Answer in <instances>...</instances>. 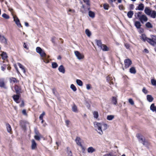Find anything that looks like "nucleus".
Instances as JSON below:
<instances>
[{
  "label": "nucleus",
  "instance_id": "30",
  "mask_svg": "<svg viewBox=\"0 0 156 156\" xmlns=\"http://www.w3.org/2000/svg\"><path fill=\"white\" fill-rule=\"evenodd\" d=\"M45 115V113L44 112H43L42 113L40 116V121L41 120V123H43L44 120L43 119V117Z\"/></svg>",
  "mask_w": 156,
  "mask_h": 156
},
{
  "label": "nucleus",
  "instance_id": "32",
  "mask_svg": "<svg viewBox=\"0 0 156 156\" xmlns=\"http://www.w3.org/2000/svg\"><path fill=\"white\" fill-rule=\"evenodd\" d=\"M117 99L115 97H113L112 100V102L115 105H116L117 103Z\"/></svg>",
  "mask_w": 156,
  "mask_h": 156
},
{
  "label": "nucleus",
  "instance_id": "64",
  "mask_svg": "<svg viewBox=\"0 0 156 156\" xmlns=\"http://www.w3.org/2000/svg\"><path fill=\"white\" fill-rule=\"evenodd\" d=\"M68 11L69 12H71L73 13L75 12V11L74 10L72 9H69Z\"/></svg>",
  "mask_w": 156,
  "mask_h": 156
},
{
  "label": "nucleus",
  "instance_id": "5",
  "mask_svg": "<svg viewBox=\"0 0 156 156\" xmlns=\"http://www.w3.org/2000/svg\"><path fill=\"white\" fill-rule=\"evenodd\" d=\"M106 80L109 83V86L112 87V85L114 84V82L115 81V78L114 77L111 76H108L107 77Z\"/></svg>",
  "mask_w": 156,
  "mask_h": 156
},
{
  "label": "nucleus",
  "instance_id": "18",
  "mask_svg": "<svg viewBox=\"0 0 156 156\" xmlns=\"http://www.w3.org/2000/svg\"><path fill=\"white\" fill-rule=\"evenodd\" d=\"M87 152L89 153H93L96 151V149L92 147H89L87 149Z\"/></svg>",
  "mask_w": 156,
  "mask_h": 156
},
{
  "label": "nucleus",
  "instance_id": "55",
  "mask_svg": "<svg viewBox=\"0 0 156 156\" xmlns=\"http://www.w3.org/2000/svg\"><path fill=\"white\" fill-rule=\"evenodd\" d=\"M22 114L25 115H27V114L26 112V110L25 109H23L22 111Z\"/></svg>",
  "mask_w": 156,
  "mask_h": 156
},
{
  "label": "nucleus",
  "instance_id": "38",
  "mask_svg": "<svg viewBox=\"0 0 156 156\" xmlns=\"http://www.w3.org/2000/svg\"><path fill=\"white\" fill-rule=\"evenodd\" d=\"M146 26L148 28H151L153 27L152 24L149 22H147L145 24Z\"/></svg>",
  "mask_w": 156,
  "mask_h": 156
},
{
  "label": "nucleus",
  "instance_id": "40",
  "mask_svg": "<svg viewBox=\"0 0 156 156\" xmlns=\"http://www.w3.org/2000/svg\"><path fill=\"white\" fill-rule=\"evenodd\" d=\"M85 33L87 34V35L88 37L90 36L91 34V32L89 31V30L88 29H87L86 30Z\"/></svg>",
  "mask_w": 156,
  "mask_h": 156
},
{
  "label": "nucleus",
  "instance_id": "31",
  "mask_svg": "<svg viewBox=\"0 0 156 156\" xmlns=\"http://www.w3.org/2000/svg\"><path fill=\"white\" fill-rule=\"evenodd\" d=\"M144 8V5L143 4L141 3L139 5L137 9L140 10H143Z\"/></svg>",
  "mask_w": 156,
  "mask_h": 156
},
{
  "label": "nucleus",
  "instance_id": "59",
  "mask_svg": "<svg viewBox=\"0 0 156 156\" xmlns=\"http://www.w3.org/2000/svg\"><path fill=\"white\" fill-rule=\"evenodd\" d=\"M86 88L87 90H90L91 88V86L89 84H87L86 85Z\"/></svg>",
  "mask_w": 156,
  "mask_h": 156
},
{
  "label": "nucleus",
  "instance_id": "29",
  "mask_svg": "<svg viewBox=\"0 0 156 156\" xmlns=\"http://www.w3.org/2000/svg\"><path fill=\"white\" fill-rule=\"evenodd\" d=\"M129 72L133 74H135L136 72L135 69L133 67H132L130 69Z\"/></svg>",
  "mask_w": 156,
  "mask_h": 156
},
{
  "label": "nucleus",
  "instance_id": "28",
  "mask_svg": "<svg viewBox=\"0 0 156 156\" xmlns=\"http://www.w3.org/2000/svg\"><path fill=\"white\" fill-rule=\"evenodd\" d=\"M72 110L76 113L78 112L77 107L75 104L73 105L72 107Z\"/></svg>",
  "mask_w": 156,
  "mask_h": 156
},
{
  "label": "nucleus",
  "instance_id": "27",
  "mask_svg": "<svg viewBox=\"0 0 156 156\" xmlns=\"http://www.w3.org/2000/svg\"><path fill=\"white\" fill-rule=\"evenodd\" d=\"M150 16L153 18H155L156 16V12L155 11H152L150 15Z\"/></svg>",
  "mask_w": 156,
  "mask_h": 156
},
{
  "label": "nucleus",
  "instance_id": "33",
  "mask_svg": "<svg viewBox=\"0 0 156 156\" xmlns=\"http://www.w3.org/2000/svg\"><path fill=\"white\" fill-rule=\"evenodd\" d=\"M133 14V11H130L128 12L127 15L128 17L130 18L132 17Z\"/></svg>",
  "mask_w": 156,
  "mask_h": 156
},
{
  "label": "nucleus",
  "instance_id": "56",
  "mask_svg": "<svg viewBox=\"0 0 156 156\" xmlns=\"http://www.w3.org/2000/svg\"><path fill=\"white\" fill-rule=\"evenodd\" d=\"M138 29H139L138 31L140 33H142L144 32L143 29L142 28H141V27H140V28Z\"/></svg>",
  "mask_w": 156,
  "mask_h": 156
},
{
  "label": "nucleus",
  "instance_id": "2",
  "mask_svg": "<svg viewBox=\"0 0 156 156\" xmlns=\"http://www.w3.org/2000/svg\"><path fill=\"white\" fill-rule=\"evenodd\" d=\"M142 12H140L135 14L136 18L139 20L140 22L144 23L148 20V18L144 14H142Z\"/></svg>",
  "mask_w": 156,
  "mask_h": 156
},
{
  "label": "nucleus",
  "instance_id": "63",
  "mask_svg": "<svg viewBox=\"0 0 156 156\" xmlns=\"http://www.w3.org/2000/svg\"><path fill=\"white\" fill-rule=\"evenodd\" d=\"M34 138L36 140H39V136L35 135L34 136Z\"/></svg>",
  "mask_w": 156,
  "mask_h": 156
},
{
  "label": "nucleus",
  "instance_id": "44",
  "mask_svg": "<svg viewBox=\"0 0 156 156\" xmlns=\"http://www.w3.org/2000/svg\"><path fill=\"white\" fill-rule=\"evenodd\" d=\"M151 84L154 86H155L156 87V80L154 79H152L151 80Z\"/></svg>",
  "mask_w": 156,
  "mask_h": 156
},
{
  "label": "nucleus",
  "instance_id": "3",
  "mask_svg": "<svg viewBox=\"0 0 156 156\" xmlns=\"http://www.w3.org/2000/svg\"><path fill=\"white\" fill-rule=\"evenodd\" d=\"M40 55L41 59L43 61L46 63H48L49 62L48 58L49 56H47L44 51L40 48Z\"/></svg>",
  "mask_w": 156,
  "mask_h": 156
},
{
  "label": "nucleus",
  "instance_id": "21",
  "mask_svg": "<svg viewBox=\"0 0 156 156\" xmlns=\"http://www.w3.org/2000/svg\"><path fill=\"white\" fill-rule=\"evenodd\" d=\"M58 70L60 72L63 73H65V69L62 65H61L59 67Z\"/></svg>",
  "mask_w": 156,
  "mask_h": 156
},
{
  "label": "nucleus",
  "instance_id": "15",
  "mask_svg": "<svg viewBox=\"0 0 156 156\" xmlns=\"http://www.w3.org/2000/svg\"><path fill=\"white\" fill-rule=\"evenodd\" d=\"M10 83L13 82L14 83H17L19 82V80L15 77H11L9 78Z\"/></svg>",
  "mask_w": 156,
  "mask_h": 156
},
{
  "label": "nucleus",
  "instance_id": "62",
  "mask_svg": "<svg viewBox=\"0 0 156 156\" xmlns=\"http://www.w3.org/2000/svg\"><path fill=\"white\" fill-rule=\"evenodd\" d=\"M56 38L55 37H53L51 39V41L52 43H55V39Z\"/></svg>",
  "mask_w": 156,
  "mask_h": 156
},
{
  "label": "nucleus",
  "instance_id": "10",
  "mask_svg": "<svg viewBox=\"0 0 156 156\" xmlns=\"http://www.w3.org/2000/svg\"><path fill=\"white\" fill-rule=\"evenodd\" d=\"M75 141L76 142V144L80 147L81 149L83 150H84V148L83 146L82 145L81 143V139L79 137H77L76 138V139L75 140Z\"/></svg>",
  "mask_w": 156,
  "mask_h": 156
},
{
  "label": "nucleus",
  "instance_id": "14",
  "mask_svg": "<svg viewBox=\"0 0 156 156\" xmlns=\"http://www.w3.org/2000/svg\"><path fill=\"white\" fill-rule=\"evenodd\" d=\"M37 147V144L34 140L33 139L31 140V148L32 150H35Z\"/></svg>",
  "mask_w": 156,
  "mask_h": 156
},
{
  "label": "nucleus",
  "instance_id": "37",
  "mask_svg": "<svg viewBox=\"0 0 156 156\" xmlns=\"http://www.w3.org/2000/svg\"><path fill=\"white\" fill-rule=\"evenodd\" d=\"M89 15L90 17L94 18V17L95 14L93 12L89 11Z\"/></svg>",
  "mask_w": 156,
  "mask_h": 156
},
{
  "label": "nucleus",
  "instance_id": "17",
  "mask_svg": "<svg viewBox=\"0 0 156 156\" xmlns=\"http://www.w3.org/2000/svg\"><path fill=\"white\" fill-rule=\"evenodd\" d=\"M6 129L7 131L10 133L12 134V131L11 126L8 123H6Z\"/></svg>",
  "mask_w": 156,
  "mask_h": 156
},
{
  "label": "nucleus",
  "instance_id": "22",
  "mask_svg": "<svg viewBox=\"0 0 156 156\" xmlns=\"http://www.w3.org/2000/svg\"><path fill=\"white\" fill-rule=\"evenodd\" d=\"M151 11V10L147 7L144 10L145 13L148 16L150 15Z\"/></svg>",
  "mask_w": 156,
  "mask_h": 156
},
{
  "label": "nucleus",
  "instance_id": "54",
  "mask_svg": "<svg viewBox=\"0 0 156 156\" xmlns=\"http://www.w3.org/2000/svg\"><path fill=\"white\" fill-rule=\"evenodd\" d=\"M16 24L17 25V26L19 27H22V26L21 24L20 23V20H19V22H17V23H16Z\"/></svg>",
  "mask_w": 156,
  "mask_h": 156
},
{
  "label": "nucleus",
  "instance_id": "26",
  "mask_svg": "<svg viewBox=\"0 0 156 156\" xmlns=\"http://www.w3.org/2000/svg\"><path fill=\"white\" fill-rule=\"evenodd\" d=\"M147 100L149 102H152L154 99L150 95H147Z\"/></svg>",
  "mask_w": 156,
  "mask_h": 156
},
{
  "label": "nucleus",
  "instance_id": "61",
  "mask_svg": "<svg viewBox=\"0 0 156 156\" xmlns=\"http://www.w3.org/2000/svg\"><path fill=\"white\" fill-rule=\"evenodd\" d=\"M70 122L68 120H66L65 121V123L67 126H68Z\"/></svg>",
  "mask_w": 156,
  "mask_h": 156
},
{
  "label": "nucleus",
  "instance_id": "13",
  "mask_svg": "<svg viewBox=\"0 0 156 156\" xmlns=\"http://www.w3.org/2000/svg\"><path fill=\"white\" fill-rule=\"evenodd\" d=\"M26 122L24 120H21L20 121V125L24 129H26Z\"/></svg>",
  "mask_w": 156,
  "mask_h": 156
},
{
  "label": "nucleus",
  "instance_id": "39",
  "mask_svg": "<svg viewBox=\"0 0 156 156\" xmlns=\"http://www.w3.org/2000/svg\"><path fill=\"white\" fill-rule=\"evenodd\" d=\"M70 87L74 91H76L77 90L76 87L73 84L71 85Z\"/></svg>",
  "mask_w": 156,
  "mask_h": 156
},
{
  "label": "nucleus",
  "instance_id": "50",
  "mask_svg": "<svg viewBox=\"0 0 156 156\" xmlns=\"http://www.w3.org/2000/svg\"><path fill=\"white\" fill-rule=\"evenodd\" d=\"M14 67L15 68V69H16V71L17 73L18 74H20V72L19 71L18 69V67H17V66L16 65V64H14Z\"/></svg>",
  "mask_w": 156,
  "mask_h": 156
},
{
  "label": "nucleus",
  "instance_id": "7",
  "mask_svg": "<svg viewBox=\"0 0 156 156\" xmlns=\"http://www.w3.org/2000/svg\"><path fill=\"white\" fill-rule=\"evenodd\" d=\"M20 96V94H17L14 95L12 96V98L14 101L17 103H19L20 102L19 99Z\"/></svg>",
  "mask_w": 156,
  "mask_h": 156
},
{
  "label": "nucleus",
  "instance_id": "52",
  "mask_svg": "<svg viewBox=\"0 0 156 156\" xmlns=\"http://www.w3.org/2000/svg\"><path fill=\"white\" fill-rule=\"evenodd\" d=\"M25 104L23 100H22L21 101V104L20 105V107H23L24 106Z\"/></svg>",
  "mask_w": 156,
  "mask_h": 156
},
{
  "label": "nucleus",
  "instance_id": "43",
  "mask_svg": "<svg viewBox=\"0 0 156 156\" xmlns=\"http://www.w3.org/2000/svg\"><path fill=\"white\" fill-rule=\"evenodd\" d=\"M103 156H117L112 153H107L103 155Z\"/></svg>",
  "mask_w": 156,
  "mask_h": 156
},
{
  "label": "nucleus",
  "instance_id": "53",
  "mask_svg": "<svg viewBox=\"0 0 156 156\" xmlns=\"http://www.w3.org/2000/svg\"><path fill=\"white\" fill-rule=\"evenodd\" d=\"M138 137H139V139L140 140H141L143 141V144L144 145L145 144V142H144V141H143V136H142L141 135L140 136L139 135H138Z\"/></svg>",
  "mask_w": 156,
  "mask_h": 156
},
{
  "label": "nucleus",
  "instance_id": "4",
  "mask_svg": "<svg viewBox=\"0 0 156 156\" xmlns=\"http://www.w3.org/2000/svg\"><path fill=\"white\" fill-rule=\"evenodd\" d=\"M148 39V43L151 45L155 46L156 45V36L153 35H151V38Z\"/></svg>",
  "mask_w": 156,
  "mask_h": 156
},
{
  "label": "nucleus",
  "instance_id": "58",
  "mask_svg": "<svg viewBox=\"0 0 156 156\" xmlns=\"http://www.w3.org/2000/svg\"><path fill=\"white\" fill-rule=\"evenodd\" d=\"M23 47L26 48L27 50H28L29 49L28 47H27V45L26 44V43H24L23 44Z\"/></svg>",
  "mask_w": 156,
  "mask_h": 156
},
{
  "label": "nucleus",
  "instance_id": "24",
  "mask_svg": "<svg viewBox=\"0 0 156 156\" xmlns=\"http://www.w3.org/2000/svg\"><path fill=\"white\" fill-rule=\"evenodd\" d=\"M150 110L153 112L156 113V106H154V104H152L150 106Z\"/></svg>",
  "mask_w": 156,
  "mask_h": 156
},
{
  "label": "nucleus",
  "instance_id": "23",
  "mask_svg": "<svg viewBox=\"0 0 156 156\" xmlns=\"http://www.w3.org/2000/svg\"><path fill=\"white\" fill-rule=\"evenodd\" d=\"M100 48L103 51H108L109 48L106 45L103 44Z\"/></svg>",
  "mask_w": 156,
  "mask_h": 156
},
{
  "label": "nucleus",
  "instance_id": "9",
  "mask_svg": "<svg viewBox=\"0 0 156 156\" xmlns=\"http://www.w3.org/2000/svg\"><path fill=\"white\" fill-rule=\"evenodd\" d=\"M1 56L2 59L3 60V63L5 62V61L7 62H8V60L7 59L8 56H7V54L5 52L2 51V53L1 55Z\"/></svg>",
  "mask_w": 156,
  "mask_h": 156
},
{
  "label": "nucleus",
  "instance_id": "36",
  "mask_svg": "<svg viewBox=\"0 0 156 156\" xmlns=\"http://www.w3.org/2000/svg\"><path fill=\"white\" fill-rule=\"evenodd\" d=\"M114 118V116L113 115H108L107 116V119L108 120H112Z\"/></svg>",
  "mask_w": 156,
  "mask_h": 156
},
{
  "label": "nucleus",
  "instance_id": "34",
  "mask_svg": "<svg viewBox=\"0 0 156 156\" xmlns=\"http://www.w3.org/2000/svg\"><path fill=\"white\" fill-rule=\"evenodd\" d=\"M76 82L77 84L79 86H81L83 85L82 82L80 80L77 79Z\"/></svg>",
  "mask_w": 156,
  "mask_h": 156
},
{
  "label": "nucleus",
  "instance_id": "47",
  "mask_svg": "<svg viewBox=\"0 0 156 156\" xmlns=\"http://www.w3.org/2000/svg\"><path fill=\"white\" fill-rule=\"evenodd\" d=\"M14 21L16 23H17V22H19V20L16 16H13Z\"/></svg>",
  "mask_w": 156,
  "mask_h": 156
},
{
  "label": "nucleus",
  "instance_id": "25",
  "mask_svg": "<svg viewBox=\"0 0 156 156\" xmlns=\"http://www.w3.org/2000/svg\"><path fill=\"white\" fill-rule=\"evenodd\" d=\"M17 64L18 65V66H19V67L21 69L23 72L24 73H25L26 71L25 67L22 65L21 63H20L19 62H18L17 63Z\"/></svg>",
  "mask_w": 156,
  "mask_h": 156
},
{
  "label": "nucleus",
  "instance_id": "20",
  "mask_svg": "<svg viewBox=\"0 0 156 156\" xmlns=\"http://www.w3.org/2000/svg\"><path fill=\"white\" fill-rule=\"evenodd\" d=\"M134 25L137 29L140 28L141 25L140 22L139 21H136L134 22Z\"/></svg>",
  "mask_w": 156,
  "mask_h": 156
},
{
  "label": "nucleus",
  "instance_id": "11",
  "mask_svg": "<svg viewBox=\"0 0 156 156\" xmlns=\"http://www.w3.org/2000/svg\"><path fill=\"white\" fill-rule=\"evenodd\" d=\"M131 61L129 59H126L124 61L125 68H128L132 64Z\"/></svg>",
  "mask_w": 156,
  "mask_h": 156
},
{
  "label": "nucleus",
  "instance_id": "46",
  "mask_svg": "<svg viewBox=\"0 0 156 156\" xmlns=\"http://www.w3.org/2000/svg\"><path fill=\"white\" fill-rule=\"evenodd\" d=\"M93 115L95 118H97L98 116V113L97 112H93Z\"/></svg>",
  "mask_w": 156,
  "mask_h": 156
},
{
  "label": "nucleus",
  "instance_id": "49",
  "mask_svg": "<svg viewBox=\"0 0 156 156\" xmlns=\"http://www.w3.org/2000/svg\"><path fill=\"white\" fill-rule=\"evenodd\" d=\"M142 91L145 94H146L148 93L147 90L145 87L143 88Z\"/></svg>",
  "mask_w": 156,
  "mask_h": 156
},
{
  "label": "nucleus",
  "instance_id": "57",
  "mask_svg": "<svg viewBox=\"0 0 156 156\" xmlns=\"http://www.w3.org/2000/svg\"><path fill=\"white\" fill-rule=\"evenodd\" d=\"M84 2L87 5H90L89 1V0H83Z\"/></svg>",
  "mask_w": 156,
  "mask_h": 156
},
{
  "label": "nucleus",
  "instance_id": "41",
  "mask_svg": "<svg viewBox=\"0 0 156 156\" xmlns=\"http://www.w3.org/2000/svg\"><path fill=\"white\" fill-rule=\"evenodd\" d=\"M51 65L52 68L54 69L56 68L58 66L56 62H52Z\"/></svg>",
  "mask_w": 156,
  "mask_h": 156
},
{
  "label": "nucleus",
  "instance_id": "45",
  "mask_svg": "<svg viewBox=\"0 0 156 156\" xmlns=\"http://www.w3.org/2000/svg\"><path fill=\"white\" fill-rule=\"evenodd\" d=\"M67 149L68 156H72L71 151L69 150V148L67 147Z\"/></svg>",
  "mask_w": 156,
  "mask_h": 156
},
{
  "label": "nucleus",
  "instance_id": "60",
  "mask_svg": "<svg viewBox=\"0 0 156 156\" xmlns=\"http://www.w3.org/2000/svg\"><path fill=\"white\" fill-rule=\"evenodd\" d=\"M119 9L121 10H123L124 8L123 6L122 5H119Z\"/></svg>",
  "mask_w": 156,
  "mask_h": 156
},
{
  "label": "nucleus",
  "instance_id": "42",
  "mask_svg": "<svg viewBox=\"0 0 156 156\" xmlns=\"http://www.w3.org/2000/svg\"><path fill=\"white\" fill-rule=\"evenodd\" d=\"M2 17H3L4 18L6 19H9V16L6 14V13H4L2 15Z\"/></svg>",
  "mask_w": 156,
  "mask_h": 156
},
{
  "label": "nucleus",
  "instance_id": "48",
  "mask_svg": "<svg viewBox=\"0 0 156 156\" xmlns=\"http://www.w3.org/2000/svg\"><path fill=\"white\" fill-rule=\"evenodd\" d=\"M128 101L129 103L131 105H134V102L133 100L131 98H129L128 99Z\"/></svg>",
  "mask_w": 156,
  "mask_h": 156
},
{
  "label": "nucleus",
  "instance_id": "16",
  "mask_svg": "<svg viewBox=\"0 0 156 156\" xmlns=\"http://www.w3.org/2000/svg\"><path fill=\"white\" fill-rule=\"evenodd\" d=\"M0 41L5 44H7V40L3 36L0 35Z\"/></svg>",
  "mask_w": 156,
  "mask_h": 156
},
{
  "label": "nucleus",
  "instance_id": "1",
  "mask_svg": "<svg viewBox=\"0 0 156 156\" xmlns=\"http://www.w3.org/2000/svg\"><path fill=\"white\" fill-rule=\"evenodd\" d=\"M94 126L96 130L101 135L103 134V131L105 130L108 128L107 125L104 122L99 123L95 122Z\"/></svg>",
  "mask_w": 156,
  "mask_h": 156
},
{
  "label": "nucleus",
  "instance_id": "6",
  "mask_svg": "<svg viewBox=\"0 0 156 156\" xmlns=\"http://www.w3.org/2000/svg\"><path fill=\"white\" fill-rule=\"evenodd\" d=\"M74 54L77 59L79 60L83 59L84 58V55L78 51H75Z\"/></svg>",
  "mask_w": 156,
  "mask_h": 156
},
{
  "label": "nucleus",
  "instance_id": "35",
  "mask_svg": "<svg viewBox=\"0 0 156 156\" xmlns=\"http://www.w3.org/2000/svg\"><path fill=\"white\" fill-rule=\"evenodd\" d=\"M96 41L97 45L98 46V47L100 48L103 44H102L101 41L100 40H96Z\"/></svg>",
  "mask_w": 156,
  "mask_h": 156
},
{
  "label": "nucleus",
  "instance_id": "12",
  "mask_svg": "<svg viewBox=\"0 0 156 156\" xmlns=\"http://www.w3.org/2000/svg\"><path fill=\"white\" fill-rule=\"evenodd\" d=\"M0 87H3L6 89V87L5 86V80L4 78L0 79Z\"/></svg>",
  "mask_w": 156,
  "mask_h": 156
},
{
  "label": "nucleus",
  "instance_id": "51",
  "mask_svg": "<svg viewBox=\"0 0 156 156\" xmlns=\"http://www.w3.org/2000/svg\"><path fill=\"white\" fill-rule=\"evenodd\" d=\"M104 8L106 10H108V8L109 7V6L108 5L105 4L104 5H103Z\"/></svg>",
  "mask_w": 156,
  "mask_h": 156
},
{
  "label": "nucleus",
  "instance_id": "8",
  "mask_svg": "<svg viewBox=\"0 0 156 156\" xmlns=\"http://www.w3.org/2000/svg\"><path fill=\"white\" fill-rule=\"evenodd\" d=\"M14 89L16 94H20L22 93V89L21 86L16 84L14 86Z\"/></svg>",
  "mask_w": 156,
  "mask_h": 156
},
{
  "label": "nucleus",
  "instance_id": "19",
  "mask_svg": "<svg viewBox=\"0 0 156 156\" xmlns=\"http://www.w3.org/2000/svg\"><path fill=\"white\" fill-rule=\"evenodd\" d=\"M141 39L144 41H147L148 42V39H150L149 38H148L146 37V36L144 34H142L141 36Z\"/></svg>",
  "mask_w": 156,
  "mask_h": 156
}]
</instances>
